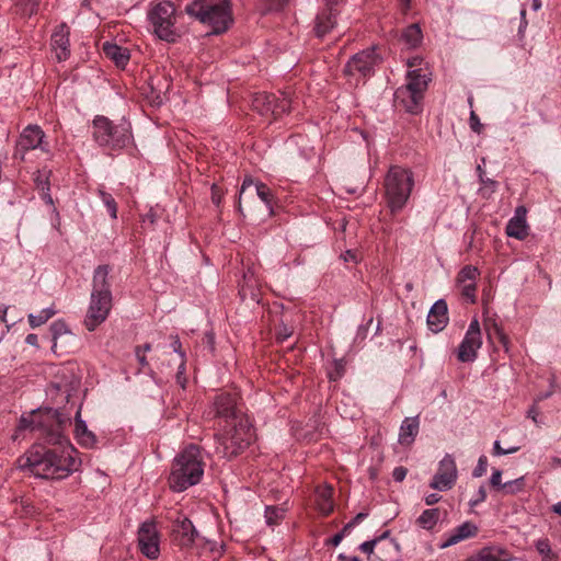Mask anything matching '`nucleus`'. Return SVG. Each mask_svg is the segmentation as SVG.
<instances>
[{
	"instance_id": "obj_46",
	"label": "nucleus",
	"mask_w": 561,
	"mask_h": 561,
	"mask_svg": "<svg viewBox=\"0 0 561 561\" xmlns=\"http://www.w3.org/2000/svg\"><path fill=\"white\" fill-rule=\"evenodd\" d=\"M519 450L518 446H511L508 448H503L500 444V440H495L493 444V455L494 456H505L510 454H514Z\"/></svg>"
},
{
	"instance_id": "obj_61",
	"label": "nucleus",
	"mask_w": 561,
	"mask_h": 561,
	"mask_svg": "<svg viewBox=\"0 0 561 561\" xmlns=\"http://www.w3.org/2000/svg\"><path fill=\"white\" fill-rule=\"evenodd\" d=\"M135 352H136V357H137L140 366L142 368H145L148 365V362H147V358H146L145 354L141 353L140 346H137Z\"/></svg>"
},
{
	"instance_id": "obj_63",
	"label": "nucleus",
	"mask_w": 561,
	"mask_h": 561,
	"mask_svg": "<svg viewBox=\"0 0 561 561\" xmlns=\"http://www.w3.org/2000/svg\"><path fill=\"white\" fill-rule=\"evenodd\" d=\"M527 416L530 417L535 423H538V420H537V416H538V410L536 408V405H533L528 412H527Z\"/></svg>"
},
{
	"instance_id": "obj_35",
	"label": "nucleus",
	"mask_w": 561,
	"mask_h": 561,
	"mask_svg": "<svg viewBox=\"0 0 561 561\" xmlns=\"http://www.w3.org/2000/svg\"><path fill=\"white\" fill-rule=\"evenodd\" d=\"M55 146H56L55 139L47 136L37 126V150H41V152L45 156V159H48L51 157Z\"/></svg>"
},
{
	"instance_id": "obj_34",
	"label": "nucleus",
	"mask_w": 561,
	"mask_h": 561,
	"mask_svg": "<svg viewBox=\"0 0 561 561\" xmlns=\"http://www.w3.org/2000/svg\"><path fill=\"white\" fill-rule=\"evenodd\" d=\"M439 508H427L417 517L416 524L426 530H431L439 519Z\"/></svg>"
},
{
	"instance_id": "obj_49",
	"label": "nucleus",
	"mask_w": 561,
	"mask_h": 561,
	"mask_svg": "<svg viewBox=\"0 0 561 561\" xmlns=\"http://www.w3.org/2000/svg\"><path fill=\"white\" fill-rule=\"evenodd\" d=\"M170 347L172 348L173 353L178 354L181 359H186L185 352L182 350V343L178 335L172 336V342L170 344Z\"/></svg>"
},
{
	"instance_id": "obj_44",
	"label": "nucleus",
	"mask_w": 561,
	"mask_h": 561,
	"mask_svg": "<svg viewBox=\"0 0 561 561\" xmlns=\"http://www.w3.org/2000/svg\"><path fill=\"white\" fill-rule=\"evenodd\" d=\"M535 547L541 557H549L553 553L550 547V542L547 538L538 539L535 543Z\"/></svg>"
},
{
	"instance_id": "obj_31",
	"label": "nucleus",
	"mask_w": 561,
	"mask_h": 561,
	"mask_svg": "<svg viewBox=\"0 0 561 561\" xmlns=\"http://www.w3.org/2000/svg\"><path fill=\"white\" fill-rule=\"evenodd\" d=\"M505 550L496 547H486L481 549L476 556L467 561H508Z\"/></svg>"
},
{
	"instance_id": "obj_21",
	"label": "nucleus",
	"mask_w": 561,
	"mask_h": 561,
	"mask_svg": "<svg viewBox=\"0 0 561 561\" xmlns=\"http://www.w3.org/2000/svg\"><path fill=\"white\" fill-rule=\"evenodd\" d=\"M46 396L55 407H43L41 408L42 411L44 412L47 409H51L53 411L57 410L59 413L67 415V417L70 420L69 414L60 410V405H64L66 402H68L69 399V393L66 388V385H62L59 381H53L46 389Z\"/></svg>"
},
{
	"instance_id": "obj_13",
	"label": "nucleus",
	"mask_w": 561,
	"mask_h": 561,
	"mask_svg": "<svg viewBox=\"0 0 561 561\" xmlns=\"http://www.w3.org/2000/svg\"><path fill=\"white\" fill-rule=\"evenodd\" d=\"M377 64V55L374 48H368L355 54L346 64L344 72L347 76L359 75L368 77L374 72Z\"/></svg>"
},
{
	"instance_id": "obj_9",
	"label": "nucleus",
	"mask_w": 561,
	"mask_h": 561,
	"mask_svg": "<svg viewBox=\"0 0 561 561\" xmlns=\"http://www.w3.org/2000/svg\"><path fill=\"white\" fill-rule=\"evenodd\" d=\"M175 7L172 2L163 0L152 2L147 16L153 28V33L162 41L175 42Z\"/></svg>"
},
{
	"instance_id": "obj_8",
	"label": "nucleus",
	"mask_w": 561,
	"mask_h": 561,
	"mask_svg": "<svg viewBox=\"0 0 561 561\" xmlns=\"http://www.w3.org/2000/svg\"><path fill=\"white\" fill-rule=\"evenodd\" d=\"M93 137L102 147L122 149L131 139L130 125L127 122L113 124L107 117L96 116L93 121Z\"/></svg>"
},
{
	"instance_id": "obj_10",
	"label": "nucleus",
	"mask_w": 561,
	"mask_h": 561,
	"mask_svg": "<svg viewBox=\"0 0 561 561\" xmlns=\"http://www.w3.org/2000/svg\"><path fill=\"white\" fill-rule=\"evenodd\" d=\"M252 107L263 116L272 115L277 118L290 111L291 100L285 92H282L279 96L261 92L253 96Z\"/></svg>"
},
{
	"instance_id": "obj_19",
	"label": "nucleus",
	"mask_w": 561,
	"mask_h": 561,
	"mask_svg": "<svg viewBox=\"0 0 561 561\" xmlns=\"http://www.w3.org/2000/svg\"><path fill=\"white\" fill-rule=\"evenodd\" d=\"M51 50L58 61L66 60L70 54L69 28L66 24L56 27L50 38Z\"/></svg>"
},
{
	"instance_id": "obj_57",
	"label": "nucleus",
	"mask_w": 561,
	"mask_h": 561,
	"mask_svg": "<svg viewBox=\"0 0 561 561\" xmlns=\"http://www.w3.org/2000/svg\"><path fill=\"white\" fill-rule=\"evenodd\" d=\"M222 193L217 184L211 185V201L215 205H219L221 202Z\"/></svg>"
},
{
	"instance_id": "obj_29",
	"label": "nucleus",
	"mask_w": 561,
	"mask_h": 561,
	"mask_svg": "<svg viewBox=\"0 0 561 561\" xmlns=\"http://www.w3.org/2000/svg\"><path fill=\"white\" fill-rule=\"evenodd\" d=\"M333 489L331 486H321L316 491V504L319 512L323 515H329L334 510L332 500Z\"/></svg>"
},
{
	"instance_id": "obj_48",
	"label": "nucleus",
	"mask_w": 561,
	"mask_h": 561,
	"mask_svg": "<svg viewBox=\"0 0 561 561\" xmlns=\"http://www.w3.org/2000/svg\"><path fill=\"white\" fill-rule=\"evenodd\" d=\"M502 483V470L500 469H493L491 478H490V485L495 490H503Z\"/></svg>"
},
{
	"instance_id": "obj_4",
	"label": "nucleus",
	"mask_w": 561,
	"mask_h": 561,
	"mask_svg": "<svg viewBox=\"0 0 561 561\" xmlns=\"http://www.w3.org/2000/svg\"><path fill=\"white\" fill-rule=\"evenodd\" d=\"M407 82L394 92V101L410 114H419L422 111L424 93L432 80V73L424 68L409 70Z\"/></svg>"
},
{
	"instance_id": "obj_26",
	"label": "nucleus",
	"mask_w": 561,
	"mask_h": 561,
	"mask_svg": "<svg viewBox=\"0 0 561 561\" xmlns=\"http://www.w3.org/2000/svg\"><path fill=\"white\" fill-rule=\"evenodd\" d=\"M336 10L328 8L318 14L316 19L314 33L319 38L324 37L336 24Z\"/></svg>"
},
{
	"instance_id": "obj_18",
	"label": "nucleus",
	"mask_w": 561,
	"mask_h": 561,
	"mask_svg": "<svg viewBox=\"0 0 561 561\" xmlns=\"http://www.w3.org/2000/svg\"><path fill=\"white\" fill-rule=\"evenodd\" d=\"M173 536L178 545L187 548L195 542L198 533L187 517L181 516L173 524Z\"/></svg>"
},
{
	"instance_id": "obj_52",
	"label": "nucleus",
	"mask_w": 561,
	"mask_h": 561,
	"mask_svg": "<svg viewBox=\"0 0 561 561\" xmlns=\"http://www.w3.org/2000/svg\"><path fill=\"white\" fill-rule=\"evenodd\" d=\"M344 262L358 263L362 260L360 254L356 250H346L341 254Z\"/></svg>"
},
{
	"instance_id": "obj_40",
	"label": "nucleus",
	"mask_w": 561,
	"mask_h": 561,
	"mask_svg": "<svg viewBox=\"0 0 561 561\" xmlns=\"http://www.w3.org/2000/svg\"><path fill=\"white\" fill-rule=\"evenodd\" d=\"M286 3L287 0H260L261 10L264 14L280 11Z\"/></svg>"
},
{
	"instance_id": "obj_15",
	"label": "nucleus",
	"mask_w": 561,
	"mask_h": 561,
	"mask_svg": "<svg viewBox=\"0 0 561 561\" xmlns=\"http://www.w3.org/2000/svg\"><path fill=\"white\" fill-rule=\"evenodd\" d=\"M215 416L225 419L226 423L245 417L237 408V397L233 393H220L214 401Z\"/></svg>"
},
{
	"instance_id": "obj_27",
	"label": "nucleus",
	"mask_w": 561,
	"mask_h": 561,
	"mask_svg": "<svg viewBox=\"0 0 561 561\" xmlns=\"http://www.w3.org/2000/svg\"><path fill=\"white\" fill-rule=\"evenodd\" d=\"M75 435L81 446L93 447L96 443L95 435L89 431L85 421L81 419V409L77 411L75 416Z\"/></svg>"
},
{
	"instance_id": "obj_50",
	"label": "nucleus",
	"mask_w": 561,
	"mask_h": 561,
	"mask_svg": "<svg viewBox=\"0 0 561 561\" xmlns=\"http://www.w3.org/2000/svg\"><path fill=\"white\" fill-rule=\"evenodd\" d=\"M485 500H486V491H485L484 485H481L479 488L477 494L474 495V497L470 500L469 505L471 507H474V506L481 504L482 502H484Z\"/></svg>"
},
{
	"instance_id": "obj_24",
	"label": "nucleus",
	"mask_w": 561,
	"mask_h": 561,
	"mask_svg": "<svg viewBox=\"0 0 561 561\" xmlns=\"http://www.w3.org/2000/svg\"><path fill=\"white\" fill-rule=\"evenodd\" d=\"M478 534V527L470 522H465L456 527L450 534L446 536V539L439 545L440 549L454 546L462 540L472 538Z\"/></svg>"
},
{
	"instance_id": "obj_25",
	"label": "nucleus",
	"mask_w": 561,
	"mask_h": 561,
	"mask_svg": "<svg viewBox=\"0 0 561 561\" xmlns=\"http://www.w3.org/2000/svg\"><path fill=\"white\" fill-rule=\"evenodd\" d=\"M35 149V125L30 124L25 127L23 133L21 134L15 151L14 159L24 161L26 160V156Z\"/></svg>"
},
{
	"instance_id": "obj_39",
	"label": "nucleus",
	"mask_w": 561,
	"mask_h": 561,
	"mask_svg": "<svg viewBox=\"0 0 561 561\" xmlns=\"http://www.w3.org/2000/svg\"><path fill=\"white\" fill-rule=\"evenodd\" d=\"M18 468L28 471L30 474L35 473V460L32 451L26 453L18 459Z\"/></svg>"
},
{
	"instance_id": "obj_1",
	"label": "nucleus",
	"mask_w": 561,
	"mask_h": 561,
	"mask_svg": "<svg viewBox=\"0 0 561 561\" xmlns=\"http://www.w3.org/2000/svg\"><path fill=\"white\" fill-rule=\"evenodd\" d=\"M67 415L37 409V478L61 480L77 471L81 461L65 435Z\"/></svg>"
},
{
	"instance_id": "obj_16",
	"label": "nucleus",
	"mask_w": 561,
	"mask_h": 561,
	"mask_svg": "<svg viewBox=\"0 0 561 561\" xmlns=\"http://www.w3.org/2000/svg\"><path fill=\"white\" fill-rule=\"evenodd\" d=\"M50 171H43V174L37 175V191H39L41 199L44 202L47 207V213L49 215L50 225L58 229L60 225L59 213L55 206V201L49 193V183H48V174Z\"/></svg>"
},
{
	"instance_id": "obj_36",
	"label": "nucleus",
	"mask_w": 561,
	"mask_h": 561,
	"mask_svg": "<svg viewBox=\"0 0 561 561\" xmlns=\"http://www.w3.org/2000/svg\"><path fill=\"white\" fill-rule=\"evenodd\" d=\"M286 510L280 506H266L265 508V522L268 526L278 525L279 522L285 517Z\"/></svg>"
},
{
	"instance_id": "obj_23",
	"label": "nucleus",
	"mask_w": 561,
	"mask_h": 561,
	"mask_svg": "<svg viewBox=\"0 0 561 561\" xmlns=\"http://www.w3.org/2000/svg\"><path fill=\"white\" fill-rule=\"evenodd\" d=\"M255 188L257 197L267 206H272L273 193L271 188L262 182H255L251 178H245L239 192L238 211L242 214L241 198L243 194L250 188Z\"/></svg>"
},
{
	"instance_id": "obj_42",
	"label": "nucleus",
	"mask_w": 561,
	"mask_h": 561,
	"mask_svg": "<svg viewBox=\"0 0 561 561\" xmlns=\"http://www.w3.org/2000/svg\"><path fill=\"white\" fill-rule=\"evenodd\" d=\"M185 373H186V359H181L179 362V365H178V370H176V375H175V380H176V383L181 387V388H185L186 386V376H185Z\"/></svg>"
},
{
	"instance_id": "obj_53",
	"label": "nucleus",
	"mask_w": 561,
	"mask_h": 561,
	"mask_svg": "<svg viewBox=\"0 0 561 561\" xmlns=\"http://www.w3.org/2000/svg\"><path fill=\"white\" fill-rule=\"evenodd\" d=\"M368 516L367 513L360 512L358 513L351 522H348L344 526V531L351 533V530L358 525L360 522H363Z\"/></svg>"
},
{
	"instance_id": "obj_30",
	"label": "nucleus",
	"mask_w": 561,
	"mask_h": 561,
	"mask_svg": "<svg viewBox=\"0 0 561 561\" xmlns=\"http://www.w3.org/2000/svg\"><path fill=\"white\" fill-rule=\"evenodd\" d=\"M103 51L106 57L113 60L116 66L124 68L129 60V53L126 48H123L116 44L104 43Z\"/></svg>"
},
{
	"instance_id": "obj_5",
	"label": "nucleus",
	"mask_w": 561,
	"mask_h": 561,
	"mask_svg": "<svg viewBox=\"0 0 561 561\" xmlns=\"http://www.w3.org/2000/svg\"><path fill=\"white\" fill-rule=\"evenodd\" d=\"M185 11L188 15L211 26L215 34L225 32L232 22L229 0H194Z\"/></svg>"
},
{
	"instance_id": "obj_20",
	"label": "nucleus",
	"mask_w": 561,
	"mask_h": 561,
	"mask_svg": "<svg viewBox=\"0 0 561 561\" xmlns=\"http://www.w3.org/2000/svg\"><path fill=\"white\" fill-rule=\"evenodd\" d=\"M527 209L525 206H518L514 216L506 225V234L517 240H524L528 236V225L526 221Z\"/></svg>"
},
{
	"instance_id": "obj_3",
	"label": "nucleus",
	"mask_w": 561,
	"mask_h": 561,
	"mask_svg": "<svg viewBox=\"0 0 561 561\" xmlns=\"http://www.w3.org/2000/svg\"><path fill=\"white\" fill-rule=\"evenodd\" d=\"M204 474V465L201 450L195 445H190L179 454L169 476V485L175 492H182L197 484Z\"/></svg>"
},
{
	"instance_id": "obj_41",
	"label": "nucleus",
	"mask_w": 561,
	"mask_h": 561,
	"mask_svg": "<svg viewBox=\"0 0 561 561\" xmlns=\"http://www.w3.org/2000/svg\"><path fill=\"white\" fill-rule=\"evenodd\" d=\"M389 535H390V531L386 530L380 536L375 538V540H378V545L381 543L382 548L385 550H393L396 553H398L399 552V543L394 539H389L386 541V539H388Z\"/></svg>"
},
{
	"instance_id": "obj_14",
	"label": "nucleus",
	"mask_w": 561,
	"mask_h": 561,
	"mask_svg": "<svg viewBox=\"0 0 561 561\" xmlns=\"http://www.w3.org/2000/svg\"><path fill=\"white\" fill-rule=\"evenodd\" d=\"M457 480V467L451 455H446L438 466L436 474L433 477L431 488L438 491L450 490Z\"/></svg>"
},
{
	"instance_id": "obj_11",
	"label": "nucleus",
	"mask_w": 561,
	"mask_h": 561,
	"mask_svg": "<svg viewBox=\"0 0 561 561\" xmlns=\"http://www.w3.org/2000/svg\"><path fill=\"white\" fill-rule=\"evenodd\" d=\"M482 346V335L478 319H473L457 348V359L461 363L474 362L479 348Z\"/></svg>"
},
{
	"instance_id": "obj_38",
	"label": "nucleus",
	"mask_w": 561,
	"mask_h": 561,
	"mask_svg": "<svg viewBox=\"0 0 561 561\" xmlns=\"http://www.w3.org/2000/svg\"><path fill=\"white\" fill-rule=\"evenodd\" d=\"M525 488V478L519 477L515 480L507 481L503 484V492L505 494L515 495L519 492H522Z\"/></svg>"
},
{
	"instance_id": "obj_54",
	"label": "nucleus",
	"mask_w": 561,
	"mask_h": 561,
	"mask_svg": "<svg viewBox=\"0 0 561 561\" xmlns=\"http://www.w3.org/2000/svg\"><path fill=\"white\" fill-rule=\"evenodd\" d=\"M377 545H378V540H375V539L368 540V541L363 542L359 546V550L369 556L374 552V549Z\"/></svg>"
},
{
	"instance_id": "obj_51",
	"label": "nucleus",
	"mask_w": 561,
	"mask_h": 561,
	"mask_svg": "<svg viewBox=\"0 0 561 561\" xmlns=\"http://www.w3.org/2000/svg\"><path fill=\"white\" fill-rule=\"evenodd\" d=\"M55 314H56V310L54 309V307H49V308L43 309L37 314V325H39L42 323H45L46 321H48Z\"/></svg>"
},
{
	"instance_id": "obj_47",
	"label": "nucleus",
	"mask_w": 561,
	"mask_h": 561,
	"mask_svg": "<svg viewBox=\"0 0 561 561\" xmlns=\"http://www.w3.org/2000/svg\"><path fill=\"white\" fill-rule=\"evenodd\" d=\"M344 374V363L343 359H336L334 360V369L329 371V378L330 380H337L340 379Z\"/></svg>"
},
{
	"instance_id": "obj_45",
	"label": "nucleus",
	"mask_w": 561,
	"mask_h": 561,
	"mask_svg": "<svg viewBox=\"0 0 561 561\" xmlns=\"http://www.w3.org/2000/svg\"><path fill=\"white\" fill-rule=\"evenodd\" d=\"M486 469H488V458H486V456L481 455L478 459L477 466L474 467V469L472 471V477L473 478L482 477L486 472Z\"/></svg>"
},
{
	"instance_id": "obj_59",
	"label": "nucleus",
	"mask_w": 561,
	"mask_h": 561,
	"mask_svg": "<svg viewBox=\"0 0 561 561\" xmlns=\"http://www.w3.org/2000/svg\"><path fill=\"white\" fill-rule=\"evenodd\" d=\"M350 534L348 531H344V528L335 534L330 540L329 542L332 545V546H339L340 542L342 541V539L344 538L345 535Z\"/></svg>"
},
{
	"instance_id": "obj_58",
	"label": "nucleus",
	"mask_w": 561,
	"mask_h": 561,
	"mask_svg": "<svg viewBox=\"0 0 561 561\" xmlns=\"http://www.w3.org/2000/svg\"><path fill=\"white\" fill-rule=\"evenodd\" d=\"M494 334L497 335L500 343L507 350L508 337L503 333V331L496 324H494Z\"/></svg>"
},
{
	"instance_id": "obj_55",
	"label": "nucleus",
	"mask_w": 561,
	"mask_h": 561,
	"mask_svg": "<svg viewBox=\"0 0 561 561\" xmlns=\"http://www.w3.org/2000/svg\"><path fill=\"white\" fill-rule=\"evenodd\" d=\"M469 122H470V127L473 131H476V133L481 131L482 125L480 123V118L473 111H471V113H470Z\"/></svg>"
},
{
	"instance_id": "obj_56",
	"label": "nucleus",
	"mask_w": 561,
	"mask_h": 561,
	"mask_svg": "<svg viewBox=\"0 0 561 561\" xmlns=\"http://www.w3.org/2000/svg\"><path fill=\"white\" fill-rule=\"evenodd\" d=\"M408 470L404 467H396L392 472V478L397 482H402L407 477Z\"/></svg>"
},
{
	"instance_id": "obj_64",
	"label": "nucleus",
	"mask_w": 561,
	"mask_h": 561,
	"mask_svg": "<svg viewBox=\"0 0 561 561\" xmlns=\"http://www.w3.org/2000/svg\"><path fill=\"white\" fill-rule=\"evenodd\" d=\"M154 221H156V215H154L152 211L147 213V214L142 217V222H144V224L149 222V224L153 225V224H154Z\"/></svg>"
},
{
	"instance_id": "obj_7",
	"label": "nucleus",
	"mask_w": 561,
	"mask_h": 561,
	"mask_svg": "<svg viewBox=\"0 0 561 561\" xmlns=\"http://www.w3.org/2000/svg\"><path fill=\"white\" fill-rule=\"evenodd\" d=\"M413 185L414 178L410 170L398 165L389 169L385 179V188L391 213H397L405 206Z\"/></svg>"
},
{
	"instance_id": "obj_17",
	"label": "nucleus",
	"mask_w": 561,
	"mask_h": 561,
	"mask_svg": "<svg viewBox=\"0 0 561 561\" xmlns=\"http://www.w3.org/2000/svg\"><path fill=\"white\" fill-rule=\"evenodd\" d=\"M479 275V270L472 265L463 266L457 275V283L460 286L461 295L472 304L476 302V282Z\"/></svg>"
},
{
	"instance_id": "obj_33",
	"label": "nucleus",
	"mask_w": 561,
	"mask_h": 561,
	"mask_svg": "<svg viewBox=\"0 0 561 561\" xmlns=\"http://www.w3.org/2000/svg\"><path fill=\"white\" fill-rule=\"evenodd\" d=\"M401 41L404 42L409 48L417 47L422 42V31L419 24H411L405 27L402 32Z\"/></svg>"
},
{
	"instance_id": "obj_6",
	"label": "nucleus",
	"mask_w": 561,
	"mask_h": 561,
	"mask_svg": "<svg viewBox=\"0 0 561 561\" xmlns=\"http://www.w3.org/2000/svg\"><path fill=\"white\" fill-rule=\"evenodd\" d=\"M228 428L216 436V454L231 459L243 451L253 439V428L247 417L227 424Z\"/></svg>"
},
{
	"instance_id": "obj_22",
	"label": "nucleus",
	"mask_w": 561,
	"mask_h": 561,
	"mask_svg": "<svg viewBox=\"0 0 561 561\" xmlns=\"http://www.w3.org/2000/svg\"><path fill=\"white\" fill-rule=\"evenodd\" d=\"M447 304L444 299H438L430 309L427 314V325L433 332H440L448 322Z\"/></svg>"
},
{
	"instance_id": "obj_37",
	"label": "nucleus",
	"mask_w": 561,
	"mask_h": 561,
	"mask_svg": "<svg viewBox=\"0 0 561 561\" xmlns=\"http://www.w3.org/2000/svg\"><path fill=\"white\" fill-rule=\"evenodd\" d=\"M98 195L101 198V201L103 202V204L105 205V207L107 208L110 216L113 219H116L117 218V204H116L114 197L110 193H107L103 187H100L98 190Z\"/></svg>"
},
{
	"instance_id": "obj_60",
	"label": "nucleus",
	"mask_w": 561,
	"mask_h": 561,
	"mask_svg": "<svg viewBox=\"0 0 561 561\" xmlns=\"http://www.w3.org/2000/svg\"><path fill=\"white\" fill-rule=\"evenodd\" d=\"M31 425H32V420L28 421L26 417L22 416L21 420H20L19 426H18L16 435H14L13 438L16 439L18 438V433L28 428Z\"/></svg>"
},
{
	"instance_id": "obj_32",
	"label": "nucleus",
	"mask_w": 561,
	"mask_h": 561,
	"mask_svg": "<svg viewBox=\"0 0 561 561\" xmlns=\"http://www.w3.org/2000/svg\"><path fill=\"white\" fill-rule=\"evenodd\" d=\"M70 334L71 332L64 321L57 320L53 322L49 327V336L47 337L51 342V351L58 353L59 341Z\"/></svg>"
},
{
	"instance_id": "obj_12",
	"label": "nucleus",
	"mask_w": 561,
	"mask_h": 561,
	"mask_svg": "<svg viewBox=\"0 0 561 561\" xmlns=\"http://www.w3.org/2000/svg\"><path fill=\"white\" fill-rule=\"evenodd\" d=\"M138 546L142 554L154 560L160 553V537L153 522H145L138 529Z\"/></svg>"
},
{
	"instance_id": "obj_62",
	"label": "nucleus",
	"mask_w": 561,
	"mask_h": 561,
	"mask_svg": "<svg viewBox=\"0 0 561 561\" xmlns=\"http://www.w3.org/2000/svg\"><path fill=\"white\" fill-rule=\"evenodd\" d=\"M424 500H425L426 505H428V506L434 505L437 502H439L440 495H438L437 493H431V494L426 495Z\"/></svg>"
},
{
	"instance_id": "obj_2",
	"label": "nucleus",
	"mask_w": 561,
	"mask_h": 561,
	"mask_svg": "<svg viewBox=\"0 0 561 561\" xmlns=\"http://www.w3.org/2000/svg\"><path fill=\"white\" fill-rule=\"evenodd\" d=\"M110 271L108 265H99L93 272L90 304L83 321L91 332L107 319L112 309Z\"/></svg>"
},
{
	"instance_id": "obj_43",
	"label": "nucleus",
	"mask_w": 561,
	"mask_h": 561,
	"mask_svg": "<svg viewBox=\"0 0 561 561\" xmlns=\"http://www.w3.org/2000/svg\"><path fill=\"white\" fill-rule=\"evenodd\" d=\"M477 173H478L480 183L483 184L485 187H490L491 192L493 193L497 185L496 181L486 178L485 172L480 164L477 167Z\"/></svg>"
},
{
	"instance_id": "obj_28",
	"label": "nucleus",
	"mask_w": 561,
	"mask_h": 561,
	"mask_svg": "<svg viewBox=\"0 0 561 561\" xmlns=\"http://www.w3.org/2000/svg\"><path fill=\"white\" fill-rule=\"evenodd\" d=\"M420 430V421L417 416L414 417H405L402 421L399 432V443L404 446L411 445Z\"/></svg>"
}]
</instances>
